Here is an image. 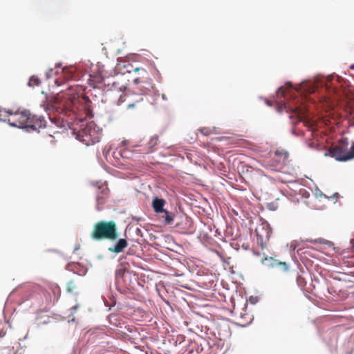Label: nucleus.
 Instances as JSON below:
<instances>
[{
  "label": "nucleus",
  "instance_id": "f704fd0d",
  "mask_svg": "<svg viewBox=\"0 0 354 354\" xmlns=\"http://www.w3.org/2000/svg\"><path fill=\"white\" fill-rule=\"evenodd\" d=\"M132 220L136 221L138 223L140 221H144V218H142V217H138V216H132Z\"/></svg>",
  "mask_w": 354,
  "mask_h": 354
},
{
  "label": "nucleus",
  "instance_id": "338daca9",
  "mask_svg": "<svg viewBox=\"0 0 354 354\" xmlns=\"http://www.w3.org/2000/svg\"><path fill=\"white\" fill-rule=\"evenodd\" d=\"M243 248H244L245 250L247 249L246 246H244V245H243Z\"/></svg>",
  "mask_w": 354,
  "mask_h": 354
},
{
  "label": "nucleus",
  "instance_id": "1a4fd4ad",
  "mask_svg": "<svg viewBox=\"0 0 354 354\" xmlns=\"http://www.w3.org/2000/svg\"><path fill=\"white\" fill-rule=\"evenodd\" d=\"M108 188L107 187H104L102 188L101 192H102V194L103 196H100L99 194H97L96 196V205H95V209L98 212H100L102 210V206L104 205V202H105V199H104V196L108 194Z\"/></svg>",
  "mask_w": 354,
  "mask_h": 354
},
{
  "label": "nucleus",
  "instance_id": "4c0bfd02",
  "mask_svg": "<svg viewBox=\"0 0 354 354\" xmlns=\"http://www.w3.org/2000/svg\"><path fill=\"white\" fill-rule=\"evenodd\" d=\"M102 299H103V302H104V304L105 306H107L109 308V306H111V305H109L108 301L106 300V299L104 297H102Z\"/></svg>",
  "mask_w": 354,
  "mask_h": 354
},
{
  "label": "nucleus",
  "instance_id": "412c9836",
  "mask_svg": "<svg viewBox=\"0 0 354 354\" xmlns=\"http://www.w3.org/2000/svg\"><path fill=\"white\" fill-rule=\"evenodd\" d=\"M306 145H308V147L311 149H313V150H316V151H319L320 150V147L319 146H318L317 145L315 144L314 142H312L309 140H306Z\"/></svg>",
  "mask_w": 354,
  "mask_h": 354
},
{
  "label": "nucleus",
  "instance_id": "a18cd8bd",
  "mask_svg": "<svg viewBox=\"0 0 354 354\" xmlns=\"http://www.w3.org/2000/svg\"><path fill=\"white\" fill-rule=\"evenodd\" d=\"M317 190H318V191H319V195L320 196H323V197H326V198L327 197V196H326V194H324V193H322L320 190H319V189H317Z\"/></svg>",
  "mask_w": 354,
  "mask_h": 354
},
{
  "label": "nucleus",
  "instance_id": "dca6fc26",
  "mask_svg": "<svg viewBox=\"0 0 354 354\" xmlns=\"http://www.w3.org/2000/svg\"><path fill=\"white\" fill-rule=\"evenodd\" d=\"M158 141V136H153L150 138V140L149 142V151L151 152H153L154 151V147L157 145Z\"/></svg>",
  "mask_w": 354,
  "mask_h": 354
},
{
  "label": "nucleus",
  "instance_id": "a878e982",
  "mask_svg": "<svg viewBox=\"0 0 354 354\" xmlns=\"http://www.w3.org/2000/svg\"><path fill=\"white\" fill-rule=\"evenodd\" d=\"M268 209L271 211H275L277 209V205L274 203H268Z\"/></svg>",
  "mask_w": 354,
  "mask_h": 354
},
{
  "label": "nucleus",
  "instance_id": "39448f33",
  "mask_svg": "<svg viewBox=\"0 0 354 354\" xmlns=\"http://www.w3.org/2000/svg\"><path fill=\"white\" fill-rule=\"evenodd\" d=\"M317 82H312L308 79H304L301 82V86L298 87H295L292 82L290 81H287L285 83V85L289 88H295L297 91H301L303 90V92L305 93H311L314 92L315 89L317 88Z\"/></svg>",
  "mask_w": 354,
  "mask_h": 354
},
{
  "label": "nucleus",
  "instance_id": "f257e3e1",
  "mask_svg": "<svg viewBox=\"0 0 354 354\" xmlns=\"http://www.w3.org/2000/svg\"><path fill=\"white\" fill-rule=\"evenodd\" d=\"M118 227L114 221H101L95 223L91 233V239L95 241H115L119 237Z\"/></svg>",
  "mask_w": 354,
  "mask_h": 354
},
{
  "label": "nucleus",
  "instance_id": "58836bf2",
  "mask_svg": "<svg viewBox=\"0 0 354 354\" xmlns=\"http://www.w3.org/2000/svg\"><path fill=\"white\" fill-rule=\"evenodd\" d=\"M6 112L7 113H8L9 115H16L17 113H14L12 110L10 109H8V110H6Z\"/></svg>",
  "mask_w": 354,
  "mask_h": 354
},
{
  "label": "nucleus",
  "instance_id": "423d86ee",
  "mask_svg": "<svg viewBox=\"0 0 354 354\" xmlns=\"http://www.w3.org/2000/svg\"><path fill=\"white\" fill-rule=\"evenodd\" d=\"M334 158L339 162H346L354 159V142H352L349 150H336L334 152Z\"/></svg>",
  "mask_w": 354,
  "mask_h": 354
},
{
  "label": "nucleus",
  "instance_id": "69168bd1",
  "mask_svg": "<svg viewBox=\"0 0 354 354\" xmlns=\"http://www.w3.org/2000/svg\"><path fill=\"white\" fill-rule=\"evenodd\" d=\"M225 137H222V138H219V140H223V139H225Z\"/></svg>",
  "mask_w": 354,
  "mask_h": 354
},
{
  "label": "nucleus",
  "instance_id": "052dcab7",
  "mask_svg": "<svg viewBox=\"0 0 354 354\" xmlns=\"http://www.w3.org/2000/svg\"><path fill=\"white\" fill-rule=\"evenodd\" d=\"M38 120H39V122H40V123H41V122H42V120H44V118H39Z\"/></svg>",
  "mask_w": 354,
  "mask_h": 354
},
{
  "label": "nucleus",
  "instance_id": "9b49d317",
  "mask_svg": "<svg viewBox=\"0 0 354 354\" xmlns=\"http://www.w3.org/2000/svg\"><path fill=\"white\" fill-rule=\"evenodd\" d=\"M164 214L162 216V218H163V221L165 225H171L173 223L175 214L168 211L167 209H165V212H162Z\"/></svg>",
  "mask_w": 354,
  "mask_h": 354
},
{
  "label": "nucleus",
  "instance_id": "c756f323",
  "mask_svg": "<svg viewBox=\"0 0 354 354\" xmlns=\"http://www.w3.org/2000/svg\"><path fill=\"white\" fill-rule=\"evenodd\" d=\"M115 286H116V289H117V290H118L120 293H121V294H122V295H126V294L127 293V290L126 289H124V288H120V286H119V283H118V286H117V285H115Z\"/></svg>",
  "mask_w": 354,
  "mask_h": 354
},
{
  "label": "nucleus",
  "instance_id": "0eeeda50",
  "mask_svg": "<svg viewBox=\"0 0 354 354\" xmlns=\"http://www.w3.org/2000/svg\"><path fill=\"white\" fill-rule=\"evenodd\" d=\"M116 242L108 248V251L119 254L123 252V250L128 246V242L125 238H118Z\"/></svg>",
  "mask_w": 354,
  "mask_h": 354
},
{
  "label": "nucleus",
  "instance_id": "ea45409f",
  "mask_svg": "<svg viewBox=\"0 0 354 354\" xmlns=\"http://www.w3.org/2000/svg\"><path fill=\"white\" fill-rule=\"evenodd\" d=\"M133 82L135 84H138L140 82V79L139 77L135 78Z\"/></svg>",
  "mask_w": 354,
  "mask_h": 354
},
{
  "label": "nucleus",
  "instance_id": "2eb2a0df",
  "mask_svg": "<svg viewBox=\"0 0 354 354\" xmlns=\"http://www.w3.org/2000/svg\"><path fill=\"white\" fill-rule=\"evenodd\" d=\"M40 84V79L37 75H32L30 77L27 85L29 87H33L34 86H39Z\"/></svg>",
  "mask_w": 354,
  "mask_h": 354
},
{
  "label": "nucleus",
  "instance_id": "ddd939ff",
  "mask_svg": "<svg viewBox=\"0 0 354 354\" xmlns=\"http://www.w3.org/2000/svg\"><path fill=\"white\" fill-rule=\"evenodd\" d=\"M41 124H40L39 126H37L36 124H26L19 127V129H24L27 132H30V131H37L38 129L41 128Z\"/></svg>",
  "mask_w": 354,
  "mask_h": 354
},
{
  "label": "nucleus",
  "instance_id": "f3484780",
  "mask_svg": "<svg viewBox=\"0 0 354 354\" xmlns=\"http://www.w3.org/2000/svg\"><path fill=\"white\" fill-rule=\"evenodd\" d=\"M118 66L120 69L121 68L127 69V73H131L133 68V66L130 63L126 62L118 64Z\"/></svg>",
  "mask_w": 354,
  "mask_h": 354
},
{
  "label": "nucleus",
  "instance_id": "bb28decb",
  "mask_svg": "<svg viewBox=\"0 0 354 354\" xmlns=\"http://www.w3.org/2000/svg\"><path fill=\"white\" fill-rule=\"evenodd\" d=\"M57 101H58L57 97L48 100V102L52 107H54L57 105Z\"/></svg>",
  "mask_w": 354,
  "mask_h": 354
},
{
  "label": "nucleus",
  "instance_id": "20e7f679",
  "mask_svg": "<svg viewBox=\"0 0 354 354\" xmlns=\"http://www.w3.org/2000/svg\"><path fill=\"white\" fill-rule=\"evenodd\" d=\"M261 232L258 230H256L257 233V243L260 248L263 250L266 247V242L270 239L272 229L267 221L263 225L261 228Z\"/></svg>",
  "mask_w": 354,
  "mask_h": 354
},
{
  "label": "nucleus",
  "instance_id": "6e6d98bb",
  "mask_svg": "<svg viewBox=\"0 0 354 354\" xmlns=\"http://www.w3.org/2000/svg\"><path fill=\"white\" fill-rule=\"evenodd\" d=\"M349 68L353 70L354 69V64L350 65Z\"/></svg>",
  "mask_w": 354,
  "mask_h": 354
},
{
  "label": "nucleus",
  "instance_id": "f03ea898",
  "mask_svg": "<svg viewBox=\"0 0 354 354\" xmlns=\"http://www.w3.org/2000/svg\"><path fill=\"white\" fill-rule=\"evenodd\" d=\"M80 128V131L73 130L72 131V135L76 140L88 145L87 143L88 141L92 140V133L96 131L97 126L93 122H86L82 123Z\"/></svg>",
  "mask_w": 354,
  "mask_h": 354
},
{
  "label": "nucleus",
  "instance_id": "c9c22d12",
  "mask_svg": "<svg viewBox=\"0 0 354 354\" xmlns=\"http://www.w3.org/2000/svg\"><path fill=\"white\" fill-rule=\"evenodd\" d=\"M132 71H133L135 73H138L140 71H142L143 73H146V71L144 68H141L140 69V68H138V67H136V68H135L133 69L132 68Z\"/></svg>",
  "mask_w": 354,
  "mask_h": 354
},
{
  "label": "nucleus",
  "instance_id": "5fc2aeb1",
  "mask_svg": "<svg viewBox=\"0 0 354 354\" xmlns=\"http://www.w3.org/2000/svg\"><path fill=\"white\" fill-rule=\"evenodd\" d=\"M75 321V317H73L71 319L68 321V322H74Z\"/></svg>",
  "mask_w": 354,
  "mask_h": 354
},
{
  "label": "nucleus",
  "instance_id": "9d476101",
  "mask_svg": "<svg viewBox=\"0 0 354 354\" xmlns=\"http://www.w3.org/2000/svg\"><path fill=\"white\" fill-rule=\"evenodd\" d=\"M314 243H321V244L326 245L328 247L332 248L333 250L335 252L339 253V254L342 253L341 252V248H339V247H335L334 243L330 241L319 238V239H315L314 241Z\"/></svg>",
  "mask_w": 354,
  "mask_h": 354
},
{
  "label": "nucleus",
  "instance_id": "bf43d9fd",
  "mask_svg": "<svg viewBox=\"0 0 354 354\" xmlns=\"http://www.w3.org/2000/svg\"><path fill=\"white\" fill-rule=\"evenodd\" d=\"M121 53V50L120 49H118L117 50V54L118 55H120Z\"/></svg>",
  "mask_w": 354,
  "mask_h": 354
},
{
  "label": "nucleus",
  "instance_id": "e433bc0d",
  "mask_svg": "<svg viewBox=\"0 0 354 354\" xmlns=\"http://www.w3.org/2000/svg\"><path fill=\"white\" fill-rule=\"evenodd\" d=\"M264 101H265V103H266V104L267 106H272V102H271V101H270L268 99L265 98Z\"/></svg>",
  "mask_w": 354,
  "mask_h": 354
},
{
  "label": "nucleus",
  "instance_id": "49530a36",
  "mask_svg": "<svg viewBox=\"0 0 354 354\" xmlns=\"http://www.w3.org/2000/svg\"><path fill=\"white\" fill-rule=\"evenodd\" d=\"M62 65V62H57L55 64V68H59Z\"/></svg>",
  "mask_w": 354,
  "mask_h": 354
},
{
  "label": "nucleus",
  "instance_id": "09e8293b",
  "mask_svg": "<svg viewBox=\"0 0 354 354\" xmlns=\"http://www.w3.org/2000/svg\"><path fill=\"white\" fill-rule=\"evenodd\" d=\"M284 107H285V106H283L281 108H277V111L278 112H280V111H281L283 110V109Z\"/></svg>",
  "mask_w": 354,
  "mask_h": 354
},
{
  "label": "nucleus",
  "instance_id": "4be33fe9",
  "mask_svg": "<svg viewBox=\"0 0 354 354\" xmlns=\"http://www.w3.org/2000/svg\"><path fill=\"white\" fill-rule=\"evenodd\" d=\"M142 83L145 84V85L141 86V88H140V90L142 92H144V89L149 90L150 88L152 87L151 83L147 81L142 82Z\"/></svg>",
  "mask_w": 354,
  "mask_h": 354
},
{
  "label": "nucleus",
  "instance_id": "e2e57ef3",
  "mask_svg": "<svg viewBox=\"0 0 354 354\" xmlns=\"http://www.w3.org/2000/svg\"><path fill=\"white\" fill-rule=\"evenodd\" d=\"M109 318H113V314H110L109 316H108Z\"/></svg>",
  "mask_w": 354,
  "mask_h": 354
},
{
  "label": "nucleus",
  "instance_id": "cd10ccee",
  "mask_svg": "<svg viewBox=\"0 0 354 354\" xmlns=\"http://www.w3.org/2000/svg\"><path fill=\"white\" fill-rule=\"evenodd\" d=\"M73 272L75 274H79L80 276H84L87 273V269H86L84 268H82L81 270L79 271V272H77L75 271H73Z\"/></svg>",
  "mask_w": 354,
  "mask_h": 354
},
{
  "label": "nucleus",
  "instance_id": "5701e85b",
  "mask_svg": "<svg viewBox=\"0 0 354 354\" xmlns=\"http://www.w3.org/2000/svg\"><path fill=\"white\" fill-rule=\"evenodd\" d=\"M198 131L203 135V136H208L210 133V130L209 128L203 127L200 128Z\"/></svg>",
  "mask_w": 354,
  "mask_h": 354
},
{
  "label": "nucleus",
  "instance_id": "603ef678",
  "mask_svg": "<svg viewBox=\"0 0 354 354\" xmlns=\"http://www.w3.org/2000/svg\"><path fill=\"white\" fill-rule=\"evenodd\" d=\"M196 136H197V134L195 135V137L193 138V137H191V140H192V142H194L196 139Z\"/></svg>",
  "mask_w": 354,
  "mask_h": 354
},
{
  "label": "nucleus",
  "instance_id": "2f4dec72",
  "mask_svg": "<svg viewBox=\"0 0 354 354\" xmlns=\"http://www.w3.org/2000/svg\"><path fill=\"white\" fill-rule=\"evenodd\" d=\"M291 133H292V134H293V135H295L296 136H304V131H301L299 133H297L295 129H292L291 130Z\"/></svg>",
  "mask_w": 354,
  "mask_h": 354
},
{
  "label": "nucleus",
  "instance_id": "7ed1b4c3",
  "mask_svg": "<svg viewBox=\"0 0 354 354\" xmlns=\"http://www.w3.org/2000/svg\"><path fill=\"white\" fill-rule=\"evenodd\" d=\"M263 258L261 259V263L269 269L279 268L283 272H286L290 269V266L286 262L281 261L275 257H269L266 254Z\"/></svg>",
  "mask_w": 354,
  "mask_h": 354
},
{
  "label": "nucleus",
  "instance_id": "72a5a7b5",
  "mask_svg": "<svg viewBox=\"0 0 354 354\" xmlns=\"http://www.w3.org/2000/svg\"><path fill=\"white\" fill-rule=\"evenodd\" d=\"M53 71V68H50L48 71L46 72V79H50L52 77V73Z\"/></svg>",
  "mask_w": 354,
  "mask_h": 354
},
{
  "label": "nucleus",
  "instance_id": "7c9ffc66",
  "mask_svg": "<svg viewBox=\"0 0 354 354\" xmlns=\"http://www.w3.org/2000/svg\"><path fill=\"white\" fill-rule=\"evenodd\" d=\"M336 150H339V149H334L333 150L328 151L324 153L325 156H331L333 158H334V152Z\"/></svg>",
  "mask_w": 354,
  "mask_h": 354
},
{
  "label": "nucleus",
  "instance_id": "680f3d73",
  "mask_svg": "<svg viewBox=\"0 0 354 354\" xmlns=\"http://www.w3.org/2000/svg\"><path fill=\"white\" fill-rule=\"evenodd\" d=\"M109 150L105 151H104V154L106 155L107 153H109Z\"/></svg>",
  "mask_w": 354,
  "mask_h": 354
},
{
  "label": "nucleus",
  "instance_id": "aec40b11",
  "mask_svg": "<svg viewBox=\"0 0 354 354\" xmlns=\"http://www.w3.org/2000/svg\"><path fill=\"white\" fill-rule=\"evenodd\" d=\"M21 117L28 121L31 120V113L30 111L25 109L21 112Z\"/></svg>",
  "mask_w": 354,
  "mask_h": 354
},
{
  "label": "nucleus",
  "instance_id": "37998d69",
  "mask_svg": "<svg viewBox=\"0 0 354 354\" xmlns=\"http://www.w3.org/2000/svg\"><path fill=\"white\" fill-rule=\"evenodd\" d=\"M354 297V291L350 292L348 294V297Z\"/></svg>",
  "mask_w": 354,
  "mask_h": 354
},
{
  "label": "nucleus",
  "instance_id": "393cba45",
  "mask_svg": "<svg viewBox=\"0 0 354 354\" xmlns=\"http://www.w3.org/2000/svg\"><path fill=\"white\" fill-rule=\"evenodd\" d=\"M248 301L252 304H256L259 301V297L257 296H250Z\"/></svg>",
  "mask_w": 354,
  "mask_h": 354
},
{
  "label": "nucleus",
  "instance_id": "3c124183",
  "mask_svg": "<svg viewBox=\"0 0 354 354\" xmlns=\"http://www.w3.org/2000/svg\"><path fill=\"white\" fill-rule=\"evenodd\" d=\"M275 154L278 156H280L281 155V153L279 152V151H276Z\"/></svg>",
  "mask_w": 354,
  "mask_h": 354
},
{
  "label": "nucleus",
  "instance_id": "864d4df0",
  "mask_svg": "<svg viewBox=\"0 0 354 354\" xmlns=\"http://www.w3.org/2000/svg\"><path fill=\"white\" fill-rule=\"evenodd\" d=\"M80 249V246L79 245H76L75 247V249H74V252H75L76 250H78Z\"/></svg>",
  "mask_w": 354,
  "mask_h": 354
},
{
  "label": "nucleus",
  "instance_id": "c85d7f7f",
  "mask_svg": "<svg viewBox=\"0 0 354 354\" xmlns=\"http://www.w3.org/2000/svg\"><path fill=\"white\" fill-rule=\"evenodd\" d=\"M142 100H143V99H142V97H140V99H139V100H137L136 102L129 104L127 105V109H133V108H135V106H136V104L137 102H139L140 101H142Z\"/></svg>",
  "mask_w": 354,
  "mask_h": 354
},
{
  "label": "nucleus",
  "instance_id": "6e6552de",
  "mask_svg": "<svg viewBox=\"0 0 354 354\" xmlns=\"http://www.w3.org/2000/svg\"><path fill=\"white\" fill-rule=\"evenodd\" d=\"M167 202L165 199L155 196L152 199L151 206L156 214H161L165 212V206Z\"/></svg>",
  "mask_w": 354,
  "mask_h": 354
},
{
  "label": "nucleus",
  "instance_id": "a19ab883",
  "mask_svg": "<svg viewBox=\"0 0 354 354\" xmlns=\"http://www.w3.org/2000/svg\"><path fill=\"white\" fill-rule=\"evenodd\" d=\"M296 248H297V245L294 243H292L290 244V250H295Z\"/></svg>",
  "mask_w": 354,
  "mask_h": 354
},
{
  "label": "nucleus",
  "instance_id": "b1692460",
  "mask_svg": "<svg viewBox=\"0 0 354 354\" xmlns=\"http://www.w3.org/2000/svg\"><path fill=\"white\" fill-rule=\"evenodd\" d=\"M116 297H117L116 295H111L110 299L111 300L112 304H111V306H109V308H108V310H107L108 311L110 310L112 307H113L116 305Z\"/></svg>",
  "mask_w": 354,
  "mask_h": 354
},
{
  "label": "nucleus",
  "instance_id": "c03bdc74",
  "mask_svg": "<svg viewBox=\"0 0 354 354\" xmlns=\"http://www.w3.org/2000/svg\"><path fill=\"white\" fill-rule=\"evenodd\" d=\"M161 97H162V99L163 100H165V101L167 100V96H166V95H165V94H163V93H162V94H161Z\"/></svg>",
  "mask_w": 354,
  "mask_h": 354
},
{
  "label": "nucleus",
  "instance_id": "8fccbe9b",
  "mask_svg": "<svg viewBox=\"0 0 354 354\" xmlns=\"http://www.w3.org/2000/svg\"><path fill=\"white\" fill-rule=\"evenodd\" d=\"M51 122H53V123H55V124H57V127H62V126H61V125H59V124L57 123V122H56L55 120L54 121V120H53L51 119Z\"/></svg>",
  "mask_w": 354,
  "mask_h": 354
},
{
  "label": "nucleus",
  "instance_id": "4d7b16f0",
  "mask_svg": "<svg viewBox=\"0 0 354 354\" xmlns=\"http://www.w3.org/2000/svg\"><path fill=\"white\" fill-rule=\"evenodd\" d=\"M77 307H78V306H73V307L71 308V310H76V309L77 308Z\"/></svg>",
  "mask_w": 354,
  "mask_h": 354
},
{
  "label": "nucleus",
  "instance_id": "4468645a",
  "mask_svg": "<svg viewBox=\"0 0 354 354\" xmlns=\"http://www.w3.org/2000/svg\"><path fill=\"white\" fill-rule=\"evenodd\" d=\"M126 268H118L115 272V285L118 286V283L120 282V279L122 278L126 272Z\"/></svg>",
  "mask_w": 354,
  "mask_h": 354
},
{
  "label": "nucleus",
  "instance_id": "473e14b6",
  "mask_svg": "<svg viewBox=\"0 0 354 354\" xmlns=\"http://www.w3.org/2000/svg\"><path fill=\"white\" fill-rule=\"evenodd\" d=\"M135 234L136 236H140V237H142L143 236V234H142V232L141 231V230L138 227H137L135 230Z\"/></svg>",
  "mask_w": 354,
  "mask_h": 354
},
{
  "label": "nucleus",
  "instance_id": "13d9d810",
  "mask_svg": "<svg viewBox=\"0 0 354 354\" xmlns=\"http://www.w3.org/2000/svg\"><path fill=\"white\" fill-rule=\"evenodd\" d=\"M254 254H255V255H257V256H259V255H260V253H259V252H254Z\"/></svg>",
  "mask_w": 354,
  "mask_h": 354
},
{
  "label": "nucleus",
  "instance_id": "6ab92c4d",
  "mask_svg": "<svg viewBox=\"0 0 354 354\" xmlns=\"http://www.w3.org/2000/svg\"><path fill=\"white\" fill-rule=\"evenodd\" d=\"M349 244H350V247L341 251V252H342L341 254L345 253L346 250V252H354V239H351Z\"/></svg>",
  "mask_w": 354,
  "mask_h": 354
},
{
  "label": "nucleus",
  "instance_id": "0e129e2a",
  "mask_svg": "<svg viewBox=\"0 0 354 354\" xmlns=\"http://www.w3.org/2000/svg\"><path fill=\"white\" fill-rule=\"evenodd\" d=\"M109 318H113V314H110L109 316H108Z\"/></svg>",
  "mask_w": 354,
  "mask_h": 354
},
{
  "label": "nucleus",
  "instance_id": "79ce46f5",
  "mask_svg": "<svg viewBox=\"0 0 354 354\" xmlns=\"http://www.w3.org/2000/svg\"><path fill=\"white\" fill-rule=\"evenodd\" d=\"M282 91H283V87L282 86L278 87L277 91H276V94H278L279 92H281Z\"/></svg>",
  "mask_w": 354,
  "mask_h": 354
},
{
  "label": "nucleus",
  "instance_id": "de8ad7c7",
  "mask_svg": "<svg viewBox=\"0 0 354 354\" xmlns=\"http://www.w3.org/2000/svg\"><path fill=\"white\" fill-rule=\"evenodd\" d=\"M338 195H339V194L337 192H335L330 198H336V197H337Z\"/></svg>",
  "mask_w": 354,
  "mask_h": 354
},
{
  "label": "nucleus",
  "instance_id": "f8f14e48",
  "mask_svg": "<svg viewBox=\"0 0 354 354\" xmlns=\"http://www.w3.org/2000/svg\"><path fill=\"white\" fill-rule=\"evenodd\" d=\"M349 145L348 138L345 137H341L337 140V145L335 149H339L341 151H346Z\"/></svg>",
  "mask_w": 354,
  "mask_h": 354
},
{
  "label": "nucleus",
  "instance_id": "a211bd4d",
  "mask_svg": "<svg viewBox=\"0 0 354 354\" xmlns=\"http://www.w3.org/2000/svg\"><path fill=\"white\" fill-rule=\"evenodd\" d=\"M76 288V286L75 282L73 280H70L68 281L66 284V290L68 292H73V291Z\"/></svg>",
  "mask_w": 354,
  "mask_h": 354
},
{
  "label": "nucleus",
  "instance_id": "774afa93",
  "mask_svg": "<svg viewBox=\"0 0 354 354\" xmlns=\"http://www.w3.org/2000/svg\"><path fill=\"white\" fill-rule=\"evenodd\" d=\"M281 95H282V96H283V95H284V92H283V91L282 92Z\"/></svg>",
  "mask_w": 354,
  "mask_h": 354
}]
</instances>
